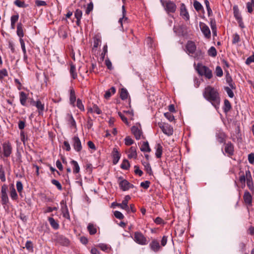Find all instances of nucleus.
<instances>
[{"label": "nucleus", "instance_id": "58", "mask_svg": "<svg viewBox=\"0 0 254 254\" xmlns=\"http://www.w3.org/2000/svg\"><path fill=\"white\" fill-rule=\"evenodd\" d=\"M150 185V182L149 181H145L140 183V187L145 189H147Z\"/></svg>", "mask_w": 254, "mask_h": 254}, {"label": "nucleus", "instance_id": "28", "mask_svg": "<svg viewBox=\"0 0 254 254\" xmlns=\"http://www.w3.org/2000/svg\"><path fill=\"white\" fill-rule=\"evenodd\" d=\"M10 196L12 200L16 201L18 198V194L13 186L10 188Z\"/></svg>", "mask_w": 254, "mask_h": 254}, {"label": "nucleus", "instance_id": "40", "mask_svg": "<svg viewBox=\"0 0 254 254\" xmlns=\"http://www.w3.org/2000/svg\"><path fill=\"white\" fill-rule=\"evenodd\" d=\"M143 165L144 167L145 170L146 171V173L149 175H152V169L149 163L148 162H144L143 163Z\"/></svg>", "mask_w": 254, "mask_h": 254}, {"label": "nucleus", "instance_id": "52", "mask_svg": "<svg viewBox=\"0 0 254 254\" xmlns=\"http://www.w3.org/2000/svg\"><path fill=\"white\" fill-rule=\"evenodd\" d=\"M239 181L244 185V187L245 186V182L246 181H247V178L246 177V172H245V174L242 175L240 177Z\"/></svg>", "mask_w": 254, "mask_h": 254}, {"label": "nucleus", "instance_id": "57", "mask_svg": "<svg viewBox=\"0 0 254 254\" xmlns=\"http://www.w3.org/2000/svg\"><path fill=\"white\" fill-rule=\"evenodd\" d=\"M224 89L229 97L233 98L234 96L233 91L229 87H225Z\"/></svg>", "mask_w": 254, "mask_h": 254}, {"label": "nucleus", "instance_id": "4", "mask_svg": "<svg viewBox=\"0 0 254 254\" xmlns=\"http://www.w3.org/2000/svg\"><path fill=\"white\" fill-rule=\"evenodd\" d=\"M160 2L168 14L176 12L177 5L173 1L171 0L165 1L164 0H160Z\"/></svg>", "mask_w": 254, "mask_h": 254}, {"label": "nucleus", "instance_id": "26", "mask_svg": "<svg viewBox=\"0 0 254 254\" xmlns=\"http://www.w3.org/2000/svg\"><path fill=\"white\" fill-rule=\"evenodd\" d=\"M71 165L73 167V173L75 174L80 172V167L77 161L72 160L70 162Z\"/></svg>", "mask_w": 254, "mask_h": 254}, {"label": "nucleus", "instance_id": "3", "mask_svg": "<svg viewBox=\"0 0 254 254\" xmlns=\"http://www.w3.org/2000/svg\"><path fill=\"white\" fill-rule=\"evenodd\" d=\"M196 69L199 75H204L208 79H210L212 77V70L201 64H197Z\"/></svg>", "mask_w": 254, "mask_h": 254}, {"label": "nucleus", "instance_id": "29", "mask_svg": "<svg viewBox=\"0 0 254 254\" xmlns=\"http://www.w3.org/2000/svg\"><path fill=\"white\" fill-rule=\"evenodd\" d=\"M121 157L120 153L118 151L116 148L113 149V163L114 164H117Z\"/></svg>", "mask_w": 254, "mask_h": 254}, {"label": "nucleus", "instance_id": "21", "mask_svg": "<svg viewBox=\"0 0 254 254\" xmlns=\"http://www.w3.org/2000/svg\"><path fill=\"white\" fill-rule=\"evenodd\" d=\"M155 148L156 149L155 156L157 158H160L162 156L163 152V147L161 144L157 143L156 144Z\"/></svg>", "mask_w": 254, "mask_h": 254}, {"label": "nucleus", "instance_id": "30", "mask_svg": "<svg viewBox=\"0 0 254 254\" xmlns=\"http://www.w3.org/2000/svg\"><path fill=\"white\" fill-rule=\"evenodd\" d=\"M122 13H123V16L122 17L120 18L119 20V23H120L121 26H123V22H125L127 20V18L125 16L126 13V10L125 9V6L124 5L122 6Z\"/></svg>", "mask_w": 254, "mask_h": 254}, {"label": "nucleus", "instance_id": "19", "mask_svg": "<svg viewBox=\"0 0 254 254\" xmlns=\"http://www.w3.org/2000/svg\"><path fill=\"white\" fill-rule=\"evenodd\" d=\"M216 136L217 141L220 143H224L225 142L226 135L224 132L222 131H219L216 133Z\"/></svg>", "mask_w": 254, "mask_h": 254}, {"label": "nucleus", "instance_id": "35", "mask_svg": "<svg viewBox=\"0 0 254 254\" xmlns=\"http://www.w3.org/2000/svg\"><path fill=\"white\" fill-rule=\"evenodd\" d=\"M67 118H68V122L70 126L76 127V122L72 115L70 114H68L67 115Z\"/></svg>", "mask_w": 254, "mask_h": 254}, {"label": "nucleus", "instance_id": "49", "mask_svg": "<svg viewBox=\"0 0 254 254\" xmlns=\"http://www.w3.org/2000/svg\"><path fill=\"white\" fill-rule=\"evenodd\" d=\"M134 143V141L132 139V138L129 136H127L125 138V143L126 145L129 146L132 144Z\"/></svg>", "mask_w": 254, "mask_h": 254}, {"label": "nucleus", "instance_id": "63", "mask_svg": "<svg viewBox=\"0 0 254 254\" xmlns=\"http://www.w3.org/2000/svg\"><path fill=\"white\" fill-rule=\"evenodd\" d=\"M60 240L61 241V243L63 244V245L66 246L69 244V240L64 237H61L60 238Z\"/></svg>", "mask_w": 254, "mask_h": 254}, {"label": "nucleus", "instance_id": "64", "mask_svg": "<svg viewBox=\"0 0 254 254\" xmlns=\"http://www.w3.org/2000/svg\"><path fill=\"white\" fill-rule=\"evenodd\" d=\"M254 62V55H252L251 56H250L248 57L246 61V64L248 65H249L252 63Z\"/></svg>", "mask_w": 254, "mask_h": 254}, {"label": "nucleus", "instance_id": "48", "mask_svg": "<svg viewBox=\"0 0 254 254\" xmlns=\"http://www.w3.org/2000/svg\"><path fill=\"white\" fill-rule=\"evenodd\" d=\"M8 76V72L5 68L0 70V80L4 78V77Z\"/></svg>", "mask_w": 254, "mask_h": 254}, {"label": "nucleus", "instance_id": "44", "mask_svg": "<svg viewBox=\"0 0 254 254\" xmlns=\"http://www.w3.org/2000/svg\"><path fill=\"white\" fill-rule=\"evenodd\" d=\"M98 247L103 251L106 252H108L109 250L111 249V248L109 246L105 244H99L98 245Z\"/></svg>", "mask_w": 254, "mask_h": 254}, {"label": "nucleus", "instance_id": "62", "mask_svg": "<svg viewBox=\"0 0 254 254\" xmlns=\"http://www.w3.org/2000/svg\"><path fill=\"white\" fill-rule=\"evenodd\" d=\"M134 173L136 175H138L139 176H141L143 174V172L139 169L137 166H134Z\"/></svg>", "mask_w": 254, "mask_h": 254}, {"label": "nucleus", "instance_id": "41", "mask_svg": "<svg viewBox=\"0 0 254 254\" xmlns=\"http://www.w3.org/2000/svg\"><path fill=\"white\" fill-rule=\"evenodd\" d=\"M128 92L127 89L122 88L120 93V97L122 100H126L128 97Z\"/></svg>", "mask_w": 254, "mask_h": 254}, {"label": "nucleus", "instance_id": "23", "mask_svg": "<svg viewBox=\"0 0 254 254\" xmlns=\"http://www.w3.org/2000/svg\"><path fill=\"white\" fill-rule=\"evenodd\" d=\"M19 99L21 104L22 106H26V101L27 99V95L26 94L22 91L19 93Z\"/></svg>", "mask_w": 254, "mask_h": 254}, {"label": "nucleus", "instance_id": "12", "mask_svg": "<svg viewBox=\"0 0 254 254\" xmlns=\"http://www.w3.org/2000/svg\"><path fill=\"white\" fill-rule=\"evenodd\" d=\"M180 15L186 20H189L190 15L187 11L186 7L184 3H182L180 7Z\"/></svg>", "mask_w": 254, "mask_h": 254}, {"label": "nucleus", "instance_id": "34", "mask_svg": "<svg viewBox=\"0 0 254 254\" xmlns=\"http://www.w3.org/2000/svg\"><path fill=\"white\" fill-rule=\"evenodd\" d=\"M48 221L51 226L54 229H58L59 228V225L58 223L53 217H49L48 218Z\"/></svg>", "mask_w": 254, "mask_h": 254}, {"label": "nucleus", "instance_id": "25", "mask_svg": "<svg viewBox=\"0 0 254 254\" xmlns=\"http://www.w3.org/2000/svg\"><path fill=\"white\" fill-rule=\"evenodd\" d=\"M17 35L20 38V39H22L24 36V32L23 30V26L21 23H18L17 25Z\"/></svg>", "mask_w": 254, "mask_h": 254}, {"label": "nucleus", "instance_id": "7", "mask_svg": "<svg viewBox=\"0 0 254 254\" xmlns=\"http://www.w3.org/2000/svg\"><path fill=\"white\" fill-rule=\"evenodd\" d=\"M134 241L141 245L147 244V240L144 235L140 232H135L134 234Z\"/></svg>", "mask_w": 254, "mask_h": 254}, {"label": "nucleus", "instance_id": "56", "mask_svg": "<svg viewBox=\"0 0 254 254\" xmlns=\"http://www.w3.org/2000/svg\"><path fill=\"white\" fill-rule=\"evenodd\" d=\"M0 179L2 182L5 181L4 171L1 166H0Z\"/></svg>", "mask_w": 254, "mask_h": 254}, {"label": "nucleus", "instance_id": "38", "mask_svg": "<svg viewBox=\"0 0 254 254\" xmlns=\"http://www.w3.org/2000/svg\"><path fill=\"white\" fill-rule=\"evenodd\" d=\"M70 74L73 79H75L77 77V73L76 72V68L73 64L70 65Z\"/></svg>", "mask_w": 254, "mask_h": 254}, {"label": "nucleus", "instance_id": "51", "mask_svg": "<svg viewBox=\"0 0 254 254\" xmlns=\"http://www.w3.org/2000/svg\"><path fill=\"white\" fill-rule=\"evenodd\" d=\"M25 248L29 251H33V245L32 242L30 241H27L25 244Z\"/></svg>", "mask_w": 254, "mask_h": 254}, {"label": "nucleus", "instance_id": "10", "mask_svg": "<svg viewBox=\"0 0 254 254\" xmlns=\"http://www.w3.org/2000/svg\"><path fill=\"white\" fill-rule=\"evenodd\" d=\"M246 177L247 178V185L249 190L253 192H254V185L251 172L249 169L246 170Z\"/></svg>", "mask_w": 254, "mask_h": 254}, {"label": "nucleus", "instance_id": "37", "mask_svg": "<svg viewBox=\"0 0 254 254\" xmlns=\"http://www.w3.org/2000/svg\"><path fill=\"white\" fill-rule=\"evenodd\" d=\"M82 11L79 9L76 10L74 13V16L77 19V24L78 25L79 21L82 17Z\"/></svg>", "mask_w": 254, "mask_h": 254}, {"label": "nucleus", "instance_id": "43", "mask_svg": "<svg viewBox=\"0 0 254 254\" xmlns=\"http://www.w3.org/2000/svg\"><path fill=\"white\" fill-rule=\"evenodd\" d=\"M75 106H76L81 111H84V106L82 103L81 100L80 99H77L76 100V103L75 104Z\"/></svg>", "mask_w": 254, "mask_h": 254}, {"label": "nucleus", "instance_id": "14", "mask_svg": "<svg viewBox=\"0 0 254 254\" xmlns=\"http://www.w3.org/2000/svg\"><path fill=\"white\" fill-rule=\"evenodd\" d=\"M130 199V197L129 195L125 196L124 199L122 201V202L120 204H117L118 206H119L121 208L129 211V206L127 205L128 201Z\"/></svg>", "mask_w": 254, "mask_h": 254}, {"label": "nucleus", "instance_id": "59", "mask_svg": "<svg viewBox=\"0 0 254 254\" xmlns=\"http://www.w3.org/2000/svg\"><path fill=\"white\" fill-rule=\"evenodd\" d=\"M226 81L232 89L235 88L234 83H233L232 78L230 76L227 77Z\"/></svg>", "mask_w": 254, "mask_h": 254}, {"label": "nucleus", "instance_id": "53", "mask_svg": "<svg viewBox=\"0 0 254 254\" xmlns=\"http://www.w3.org/2000/svg\"><path fill=\"white\" fill-rule=\"evenodd\" d=\"M215 74L218 77H221L223 75V72L220 66H217L216 67Z\"/></svg>", "mask_w": 254, "mask_h": 254}, {"label": "nucleus", "instance_id": "61", "mask_svg": "<svg viewBox=\"0 0 254 254\" xmlns=\"http://www.w3.org/2000/svg\"><path fill=\"white\" fill-rule=\"evenodd\" d=\"M93 8V4L92 2H90L88 4L86 8L85 13L87 14H88Z\"/></svg>", "mask_w": 254, "mask_h": 254}, {"label": "nucleus", "instance_id": "11", "mask_svg": "<svg viewBox=\"0 0 254 254\" xmlns=\"http://www.w3.org/2000/svg\"><path fill=\"white\" fill-rule=\"evenodd\" d=\"M199 25L200 30L204 36L207 38H209L211 36V33L208 26L202 22H200Z\"/></svg>", "mask_w": 254, "mask_h": 254}, {"label": "nucleus", "instance_id": "36", "mask_svg": "<svg viewBox=\"0 0 254 254\" xmlns=\"http://www.w3.org/2000/svg\"><path fill=\"white\" fill-rule=\"evenodd\" d=\"M246 6L249 13H252L254 9V0H251V1L246 3Z\"/></svg>", "mask_w": 254, "mask_h": 254}, {"label": "nucleus", "instance_id": "2", "mask_svg": "<svg viewBox=\"0 0 254 254\" xmlns=\"http://www.w3.org/2000/svg\"><path fill=\"white\" fill-rule=\"evenodd\" d=\"M186 52L189 55H191L194 58L199 59L203 57V53L200 51H196V47L195 43L189 41L186 46Z\"/></svg>", "mask_w": 254, "mask_h": 254}, {"label": "nucleus", "instance_id": "32", "mask_svg": "<svg viewBox=\"0 0 254 254\" xmlns=\"http://www.w3.org/2000/svg\"><path fill=\"white\" fill-rule=\"evenodd\" d=\"M19 15L18 14L12 15L10 18L11 28L14 29L15 28V23L18 21Z\"/></svg>", "mask_w": 254, "mask_h": 254}, {"label": "nucleus", "instance_id": "1", "mask_svg": "<svg viewBox=\"0 0 254 254\" xmlns=\"http://www.w3.org/2000/svg\"><path fill=\"white\" fill-rule=\"evenodd\" d=\"M204 97L211 103L216 108L220 104V98L217 90L211 86L205 88L203 93Z\"/></svg>", "mask_w": 254, "mask_h": 254}, {"label": "nucleus", "instance_id": "60", "mask_svg": "<svg viewBox=\"0 0 254 254\" xmlns=\"http://www.w3.org/2000/svg\"><path fill=\"white\" fill-rule=\"evenodd\" d=\"M114 214L115 217L118 219L121 220L124 218V215L119 211H115Z\"/></svg>", "mask_w": 254, "mask_h": 254}, {"label": "nucleus", "instance_id": "8", "mask_svg": "<svg viewBox=\"0 0 254 254\" xmlns=\"http://www.w3.org/2000/svg\"><path fill=\"white\" fill-rule=\"evenodd\" d=\"M72 146L77 152H79L82 149L81 141L77 136H74L72 138Z\"/></svg>", "mask_w": 254, "mask_h": 254}, {"label": "nucleus", "instance_id": "31", "mask_svg": "<svg viewBox=\"0 0 254 254\" xmlns=\"http://www.w3.org/2000/svg\"><path fill=\"white\" fill-rule=\"evenodd\" d=\"M87 229L90 235H94L97 232L96 226L92 223L88 224Z\"/></svg>", "mask_w": 254, "mask_h": 254}, {"label": "nucleus", "instance_id": "55", "mask_svg": "<svg viewBox=\"0 0 254 254\" xmlns=\"http://www.w3.org/2000/svg\"><path fill=\"white\" fill-rule=\"evenodd\" d=\"M240 41V38L239 35L236 33L233 36L232 43L235 44Z\"/></svg>", "mask_w": 254, "mask_h": 254}, {"label": "nucleus", "instance_id": "13", "mask_svg": "<svg viewBox=\"0 0 254 254\" xmlns=\"http://www.w3.org/2000/svg\"><path fill=\"white\" fill-rule=\"evenodd\" d=\"M3 155L6 157L10 156L12 152V147L9 143H4L3 144Z\"/></svg>", "mask_w": 254, "mask_h": 254}, {"label": "nucleus", "instance_id": "33", "mask_svg": "<svg viewBox=\"0 0 254 254\" xmlns=\"http://www.w3.org/2000/svg\"><path fill=\"white\" fill-rule=\"evenodd\" d=\"M140 150L142 152H149L151 149L149 147V143L147 141L143 142L140 148Z\"/></svg>", "mask_w": 254, "mask_h": 254}, {"label": "nucleus", "instance_id": "5", "mask_svg": "<svg viewBox=\"0 0 254 254\" xmlns=\"http://www.w3.org/2000/svg\"><path fill=\"white\" fill-rule=\"evenodd\" d=\"M7 187L4 185L1 188L0 199L1 204L4 207L9 203V198L7 195Z\"/></svg>", "mask_w": 254, "mask_h": 254}, {"label": "nucleus", "instance_id": "6", "mask_svg": "<svg viewBox=\"0 0 254 254\" xmlns=\"http://www.w3.org/2000/svg\"><path fill=\"white\" fill-rule=\"evenodd\" d=\"M158 125L162 132L167 136H169L173 134V128L171 125L163 122H159Z\"/></svg>", "mask_w": 254, "mask_h": 254}, {"label": "nucleus", "instance_id": "27", "mask_svg": "<svg viewBox=\"0 0 254 254\" xmlns=\"http://www.w3.org/2000/svg\"><path fill=\"white\" fill-rule=\"evenodd\" d=\"M233 10L234 16L237 20L242 19L238 6L237 5H234L233 7Z\"/></svg>", "mask_w": 254, "mask_h": 254}, {"label": "nucleus", "instance_id": "20", "mask_svg": "<svg viewBox=\"0 0 254 254\" xmlns=\"http://www.w3.org/2000/svg\"><path fill=\"white\" fill-rule=\"evenodd\" d=\"M244 200L245 203L248 205H251L252 203V196L251 193L248 191H245L244 194Z\"/></svg>", "mask_w": 254, "mask_h": 254}, {"label": "nucleus", "instance_id": "9", "mask_svg": "<svg viewBox=\"0 0 254 254\" xmlns=\"http://www.w3.org/2000/svg\"><path fill=\"white\" fill-rule=\"evenodd\" d=\"M119 179L121 180L119 182V186L121 189L123 191H126L129 190L130 188H133V185L130 184L127 180H122L121 178H119Z\"/></svg>", "mask_w": 254, "mask_h": 254}, {"label": "nucleus", "instance_id": "45", "mask_svg": "<svg viewBox=\"0 0 254 254\" xmlns=\"http://www.w3.org/2000/svg\"><path fill=\"white\" fill-rule=\"evenodd\" d=\"M193 6H194L195 9L197 11H199L203 8V7H202V5H201V4L199 2H198V1H197L196 0H194Z\"/></svg>", "mask_w": 254, "mask_h": 254}, {"label": "nucleus", "instance_id": "17", "mask_svg": "<svg viewBox=\"0 0 254 254\" xmlns=\"http://www.w3.org/2000/svg\"><path fill=\"white\" fill-rule=\"evenodd\" d=\"M69 92V103L72 106L75 107L76 102V96L74 90L73 89V88H70Z\"/></svg>", "mask_w": 254, "mask_h": 254}, {"label": "nucleus", "instance_id": "15", "mask_svg": "<svg viewBox=\"0 0 254 254\" xmlns=\"http://www.w3.org/2000/svg\"><path fill=\"white\" fill-rule=\"evenodd\" d=\"M131 130L132 133L134 135L136 139L139 140L140 139L141 136L142 134V132L138 127L135 126H133L131 128Z\"/></svg>", "mask_w": 254, "mask_h": 254}, {"label": "nucleus", "instance_id": "18", "mask_svg": "<svg viewBox=\"0 0 254 254\" xmlns=\"http://www.w3.org/2000/svg\"><path fill=\"white\" fill-rule=\"evenodd\" d=\"M151 249L154 252H157L160 249L159 242L156 240H153L149 244Z\"/></svg>", "mask_w": 254, "mask_h": 254}, {"label": "nucleus", "instance_id": "39", "mask_svg": "<svg viewBox=\"0 0 254 254\" xmlns=\"http://www.w3.org/2000/svg\"><path fill=\"white\" fill-rule=\"evenodd\" d=\"M231 109V105L230 102L227 99H225L224 100V106L223 108L224 112L225 113H227L228 111L230 110Z\"/></svg>", "mask_w": 254, "mask_h": 254}, {"label": "nucleus", "instance_id": "46", "mask_svg": "<svg viewBox=\"0 0 254 254\" xmlns=\"http://www.w3.org/2000/svg\"><path fill=\"white\" fill-rule=\"evenodd\" d=\"M208 55L212 57H215L217 55V51L216 49L214 47H211L208 50Z\"/></svg>", "mask_w": 254, "mask_h": 254}, {"label": "nucleus", "instance_id": "16", "mask_svg": "<svg viewBox=\"0 0 254 254\" xmlns=\"http://www.w3.org/2000/svg\"><path fill=\"white\" fill-rule=\"evenodd\" d=\"M127 157L129 159H136L137 157L136 148L131 146L127 152Z\"/></svg>", "mask_w": 254, "mask_h": 254}, {"label": "nucleus", "instance_id": "54", "mask_svg": "<svg viewBox=\"0 0 254 254\" xmlns=\"http://www.w3.org/2000/svg\"><path fill=\"white\" fill-rule=\"evenodd\" d=\"M164 116L170 121L172 122L174 120V117L171 113L167 112L164 113Z\"/></svg>", "mask_w": 254, "mask_h": 254}, {"label": "nucleus", "instance_id": "22", "mask_svg": "<svg viewBox=\"0 0 254 254\" xmlns=\"http://www.w3.org/2000/svg\"><path fill=\"white\" fill-rule=\"evenodd\" d=\"M34 105L37 108L40 115L43 113L44 110V104H43L40 100H37L36 102H34Z\"/></svg>", "mask_w": 254, "mask_h": 254}, {"label": "nucleus", "instance_id": "24", "mask_svg": "<svg viewBox=\"0 0 254 254\" xmlns=\"http://www.w3.org/2000/svg\"><path fill=\"white\" fill-rule=\"evenodd\" d=\"M225 151L229 155H232L234 152L233 145L231 142H228L225 145Z\"/></svg>", "mask_w": 254, "mask_h": 254}, {"label": "nucleus", "instance_id": "42", "mask_svg": "<svg viewBox=\"0 0 254 254\" xmlns=\"http://www.w3.org/2000/svg\"><path fill=\"white\" fill-rule=\"evenodd\" d=\"M121 167L124 170H128L130 167V164L128 161L127 159H124L121 165Z\"/></svg>", "mask_w": 254, "mask_h": 254}, {"label": "nucleus", "instance_id": "50", "mask_svg": "<svg viewBox=\"0 0 254 254\" xmlns=\"http://www.w3.org/2000/svg\"><path fill=\"white\" fill-rule=\"evenodd\" d=\"M16 189H17L18 192L20 193V195H21V193L22 192V191L23 188V185H22L21 182L17 181L16 182Z\"/></svg>", "mask_w": 254, "mask_h": 254}, {"label": "nucleus", "instance_id": "47", "mask_svg": "<svg viewBox=\"0 0 254 254\" xmlns=\"http://www.w3.org/2000/svg\"><path fill=\"white\" fill-rule=\"evenodd\" d=\"M51 183L53 185L56 186L59 190H62V189H63L62 186L61 184H60V183L58 181L55 180V179H53L51 181Z\"/></svg>", "mask_w": 254, "mask_h": 254}]
</instances>
